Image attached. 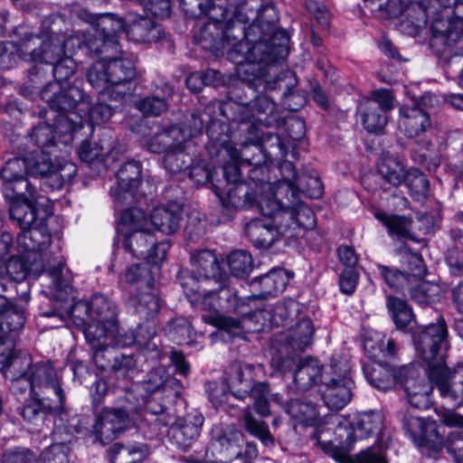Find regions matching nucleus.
<instances>
[{"instance_id": "obj_1", "label": "nucleus", "mask_w": 463, "mask_h": 463, "mask_svg": "<svg viewBox=\"0 0 463 463\" xmlns=\"http://www.w3.org/2000/svg\"><path fill=\"white\" fill-rule=\"evenodd\" d=\"M408 15L404 31L420 33L429 22L433 51L439 55L458 53L453 48L463 38V0H424L411 7Z\"/></svg>"}, {"instance_id": "obj_2", "label": "nucleus", "mask_w": 463, "mask_h": 463, "mask_svg": "<svg viewBox=\"0 0 463 463\" xmlns=\"http://www.w3.org/2000/svg\"><path fill=\"white\" fill-rule=\"evenodd\" d=\"M413 342L420 356L428 364L430 379L440 396L453 405L463 403V363L454 368L445 364L449 348L447 327L442 318L413 334Z\"/></svg>"}, {"instance_id": "obj_3", "label": "nucleus", "mask_w": 463, "mask_h": 463, "mask_svg": "<svg viewBox=\"0 0 463 463\" xmlns=\"http://www.w3.org/2000/svg\"><path fill=\"white\" fill-rule=\"evenodd\" d=\"M25 174L26 162L18 157L9 159L0 172L4 194L11 200L10 216L21 228L31 227L36 221L45 222L52 214L48 200L34 197V187Z\"/></svg>"}, {"instance_id": "obj_4", "label": "nucleus", "mask_w": 463, "mask_h": 463, "mask_svg": "<svg viewBox=\"0 0 463 463\" xmlns=\"http://www.w3.org/2000/svg\"><path fill=\"white\" fill-rule=\"evenodd\" d=\"M62 23L63 20L59 15L43 20L40 36L27 33L24 26L19 27L17 33L26 35V41L22 43L24 60L52 64L63 56L71 55L77 48L84 44L80 35L66 37L63 33H59L58 30Z\"/></svg>"}, {"instance_id": "obj_5", "label": "nucleus", "mask_w": 463, "mask_h": 463, "mask_svg": "<svg viewBox=\"0 0 463 463\" xmlns=\"http://www.w3.org/2000/svg\"><path fill=\"white\" fill-rule=\"evenodd\" d=\"M320 383L323 384L322 400L331 411L329 415L320 417V434L332 428L329 416L337 414L353 399L354 382L352 377V365L347 354L336 353L320 366Z\"/></svg>"}, {"instance_id": "obj_6", "label": "nucleus", "mask_w": 463, "mask_h": 463, "mask_svg": "<svg viewBox=\"0 0 463 463\" xmlns=\"http://www.w3.org/2000/svg\"><path fill=\"white\" fill-rule=\"evenodd\" d=\"M17 372L8 370L6 378L11 381V390L15 394L29 391L30 394L53 401L57 399L56 409L64 405L65 396L61 386L60 376L49 362L33 364L30 356L24 355L14 364Z\"/></svg>"}, {"instance_id": "obj_7", "label": "nucleus", "mask_w": 463, "mask_h": 463, "mask_svg": "<svg viewBox=\"0 0 463 463\" xmlns=\"http://www.w3.org/2000/svg\"><path fill=\"white\" fill-rule=\"evenodd\" d=\"M51 88H57V85L44 90L42 99L48 102L51 108L68 112L61 114L57 120V128L61 133L64 143L71 140L72 132L83 128L84 120H89L92 125L99 124L112 116V109L107 104L99 103L91 107L90 100L79 88H71L67 92L71 99L63 102L58 100L59 97L52 98L50 95Z\"/></svg>"}, {"instance_id": "obj_8", "label": "nucleus", "mask_w": 463, "mask_h": 463, "mask_svg": "<svg viewBox=\"0 0 463 463\" xmlns=\"http://www.w3.org/2000/svg\"><path fill=\"white\" fill-rule=\"evenodd\" d=\"M17 236V252L3 264L4 279L14 281L25 279L27 273H41L43 270L40 251L50 244V235L46 232L44 222L36 221L31 227L22 228Z\"/></svg>"}, {"instance_id": "obj_9", "label": "nucleus", "mask_w": 463, "mask_h": 463, "mask_svg": "<svg viewBox=\"0 0 463 463\" xmlns=\"http://www.w3.org/2000/svg\"><path fill=\"white\" fill-rule=\"evenodd\" d=\"M92 322L89 323L84 334L87 341L96 349L94 359L99 362L101 351L109 346L128 345L121 342L117 324V311L113 304L102 295H95L87 306Z\"/></svg>"}, {"instance_id": "obj_10", "label": "nucleus", "mask_w": 463, "mask_h": 463, "mask_svg": "<svg viewBox=\"0 0 463 463\" xmlns=\"http://www.w3.org/2000/svg\"><path fill=\"white\" fill-rule=\"evenodd\" d=\"M133 61L127 58L102 59L88 71L90 85L101 94L117 99L130 91L129 80L134 77Z\"/></svg>"}, {"instance_id": "obj_11", "label": "nucleus", "mask_w": 463, "mask_h": 463, "mask_svg": "<svg viewBox=\"0 0 463 463\" xmlns=\"http://www.w3.org/2000/svg\"><path fill=\"white\" fill-rule=\"evenodd\" d=\"M288 36L285 31H278L269 43L260 41L250 44L247 40L240 42L231 53L240 64L239 71H249L246 67H251L254 63L272 64L288 55Z\"/></svg>"}, {"instance_id": "obj_12", "label": "nucleus", "mask_w": 463, "mask_h": 463, "mask_svg": "<svg viewBox=\"0 0 463 463\" xmlns=\"http://www.w3.org/2000/svg\"><path fill=\"white\" fill-rule=\"evenodd\" d=\"M117 408H104L96 416L93 434L97 441L105 445L115 439L126 430L132 418V411H137L144 401L135 398V402L124 399V393L118 391Z\"/></svg>"}, {"instance_id": "obj_13", "label": "nucleus", "mask_w": 463, "mask_h": 463, "mask_svg": "<svg viewBox=\"0 0 463 463\" xmlns=\"http://www.w3.org/2000/svg\"><path fill=\"white\" fill-rule=\"evenodd\" d=\"M338 424L335 438L329 441H320V449L338 463H387L380 448L371 447L351 456L355 439L350 430L341 427L342 418H334Z\"/></svg>"}, {"instance_id": "obj_14", "label": "nucleus", "mask_w": 463, "mask_h": 463, "mask_svg": "<svg viewBox=\"0 0 463 463\" xmlns=\"http://www.w3.org/2000/svg\"><path fill=\"white\" fill-rule=\"evenodd\" d=\"M144 212L139 208L125 210L121 215L118 230L125 234V248L137 258H146L155 239L147 227Z\"/></svg>"}, {"instance_id": "obj_15", "label": "nucleus", "mask_w": 463, "mask_h": 463, "mask_svg": "<svg viewBox=\"0 0 463 463\" xmlns=\"http://www.w3.org/2000/svg\"><path fill=\"white\" fill-rule=\"evenodd\" d=\"M244 300L239 298L236 291L230 287H222L218 291L209 290L202 300L203 309L214 310L211 315H204L203 319L205 323L211 324L220 329L232 330L241 327V322L230 317L223 316L217 312L218 308L239 310Z\"/></svg>"}, {"instance_id": "obj_16", "label": "nucleus", "mask_w": 463, "mask_h": 463, "mask_svg": "<svg viewBox=\"0 0 463 463\" xmlns=\"http://www.w3.org/2000/svg\"><path fill=\"white\" fill-rule=\"evenodd\" d=\"M27 174L33 176H46L45 184L52 189H60L70 182L77 173L76 165L70 161H62L55 165L52 164L48 154L36 152L32 157L24 159Z\"/></svg>"}, {"instance_id": "obj_17", "label": "nucleus", "mask_w": 463, "mask_h": 463, "mask_svg": "<svg viewBox=\"0 0 463 463\" xmlns=\"http://www.w3.org/2000/svg\"><path fill=\"white\" fill-rule=\"evenodd\" d=\"M273 200L265 199L260 202V210L263 217L250 221L246 224L245 232L254 246L258 248L270 247L280 236L285 235L280 229L279 222L274 221L276 209L270 203Z\"/></svg>"}, {"instance_id": "obj_18", "label": "nucleus", "mask_w": 463, "mask_h": 463, "mask_svg": "<svg viewBox=\"0 0 463 463\" xmlns=\"http://www.w3.org/2000/svg\"><path fill=\"white\" fill-rule=\"evenodd\" d=\"M421 369L414 364L403 366L400 374L403 375L401 384L406 393L409 403L418 409H427L431 403V394L433 386L436 383L430 379L425 378V373L420 375Z\"/></svg>"}, {"instance_id": "obj_19", "label": "nucleus", "mask_w": 463, "mask_h": 463, "mask_svg": "<svg viewBox=\"0 0 463 463\" xmlns=\"http://www.w3.org/2000/svg\"><path fill=\"white\" fill-rule=\"evenodd\" d=\"M381 175L391 184L398 186L405 183L409 189L426 191L428 181L419 170H406L404 165L394 157H386L379 164Z\"/></svg>"}, {"instance_id": "obj_20", "label": "nucleus", "mask_w": 463, "mask_h": 463, "mask_svg": "<svg viewBox=\"0 0 463 463\" xmlns=\"http://www.w3.org/2000/svg\"><path fill=\"white\" fill-rule=\"evenodd\" d=\"M266 203L267 206L270 203L272 208L276 209L274 221L279 222L280 229L284 231L285 235L292 237L296 235L295 231L298 228L310 229L315 225V213L307 204L299 203L294 208H282L276 200Z\"/></svg>"}, {"instance_id": "obj_21", "label": "nucleus", "mask_w": 463, "mask_h": 463, "mask_svg": "<svg viewBox=\"0 0 463 463\" xmlns=\"http://www.w3.org/2000/svg\"><path fill=\"white\" fill-rule=\"evenodd\" d=\"M229 387L232 394L244 400L248 396L254 399V410L257 413L267 416L269 414V407L267 400L269 387L265 383L251 384L250 380L243 378L242 371L240 367H235L234 375L229 378Z\"/></svg>"}, {"instance_id": "obj_22", "label": "nucleus", "mask_w": 463, "mask_h": 463, "mask_svg": "<svg viewBox=\"0 0 463 463\" xmlns=\"http://www.w3.org/2000/svg\"><path fill=\"white\" fill-rule=\"evenodd\" d=\"M195 129L189 133L176 126L164 128L146 139L143 146L152 153H165L166 155L170 150L180 147V146L187 142L189 137L200 133L202 123L195 122Z\"/></svg>"}, {"instance_id": "obj_23", "label": "nucleus", "mask_w": 463, "mask_h": 463, "mask_svg": "<svg viewBox=\"0 0 463 463\" xmlns=\"http://www.w3.org/2000/svg\"><path fill=\"white\" fill-rule=\"evenodd\" d=\"M335 416L342 418L341 427L347 428L348 430H350L355 440L367 439L372 435L379 433L380 430H382L383 417L381 413L376 411H364L357 413L354 426L343 415L331 414L329 416V420L332 428H327V430L334 431V439L335 438V432L338 428L337 421L335 419H333Z\"/></svg>"}, {"instance_id": "obj_24", "label": "nucleus", "mask_w": 463, "mask_h": 463, "mask_svg": "<svg viewBox=\"0 0 463 463\" xmlns=\"http://www.w3.org/2000/svg\"><path fill=\"white\" fill-rule=\"evenodd\" d=\"M96 33L99 34V38L91 39L89 34H83L82 39L84 45L95 53L103 52L106 51L108 43L112 42L115 35L122 33L126 30V25L123 20L114 14H107L101 15L97 23V26L94 29Z\"/></svg>"}, {"instance_id": "obj_25", "label": "nucleus", "mask_w": 463, "mask_h": 463, "mask_svg": "<svg viewBox=\"0 0 463 463\" xmlns=\"http://www.w3.org/2000/svg\"><path fill=\"white\" fill-rule=\"evenodd\" d=\"M29 302L30 295L27 293L13 302L0 295V332H19L23 328Z\"/></svg>"}, {"instance_id": "obj_26", "label": "nucleus", "mask_w": 463, "mask_h": 463, "mask_svg": "<svg viewBox=\"0 0 463 463\" xmlns=\"http://www.w3.org/2000/svg\"><path fill=\"white\" fill-rule=\"evenodd\" d=\"M403 430L418 447L426 446L439 439L436 422L424 420L412 411H407L402 418Z\"/></svg>"}, {"instance_id": "obj_27", "label": "nucleus", "mask_w": 463, "mask_h": 463, "mask_svg": "<svg viewBox=\"0 0 463 463\" xmlns=\"http://www.w3.org/2000/svg\"><path fill=\"white\" fill-rule=\"evenodd\" d=\"M401 368H392L383 362L367 363L363 370L367 382L382 392H387L402 383L403 375L400 374Z\"/></svg>"}, {"instance_id": "obj_28", "label": "nucleus", "mask_w": 463, "mask_h": 463, "mask_svg": "<svg viewBox=\"0 0 463 463\" xmlns=\"http://www.w3.org/2000/svg\"><path fill=\"white\" fill-rule=\"evenodd\" d=\"M117 186L111 191L115 200L121 203L132 200L141 182L139 163L130 161L123 165L117 174Z\"/></svg>"}, {"instance_id": "obj_29", "label": "nucleus", "mask_w": 463, "mask_h": 463, "mask_svg": "<svg viewBox=\"0 0 463 463\" xmlns=\"http://www.w3.org/2000/svg\"><path fill=\"white\" fill-rule=\"evenodd\" d=\"M399 128L409 137H414L425 132L430 126V115L420 109L415 102L406 104L399 109Z\"/></svg>"}, {"instance_id": "obj_30", "label": "nucleus", "mask_w": 463, "mask_h": 463, "mask_svg": "<svg viewBox=\"0 0 463 463\" xmlns=\"http://www.w3.org/2000/svg\"><path fill=\"white\" fill-rule=\"evenodd\" d=\"M195 421L191 422L186 420H175L172 416H161L158 420L165 426H170V434L175 440L176 444L184 449L189 448L198 436L200 427L203 425V419L200 416L194 417Z\"/></svg>"}, {"instance_id": "obj_31", "label": "nucleus", "mask_w": 463, "mask_h": 463, "mask_svg": "<svg viewBox=\"0 0 463 463\" xmlns=\"http://www.w3.org/2000/svg\"><path fill=\"white\" fill-rule=\"evenodd\" d=\"M248 152V146L244 147L241 153L232 145L226 144L222 146L220 154L222 156L226 155L231 160L230 163L223 165V176L228 183L236 184L240 181V164L258 165L261 162L260 158L256 159L255 156L251 158L247 157Z\"/></svg>"}, {"instance_id": "obj_32", "label": "nucleus", "mask_w": 463, "mask_h": 463, "mask_svg": "<svg viewBox=\"0 0 463 463\" xmlns=\"http://www.w3.org/2000/svg\"><path fill=\"white\" fill-rule=\"evenodd\" d=\"M181 213L182 208L176 203L156 207L150 213L149 224L163 233H172L179 226Z\"/></svg>"}, {"instance_id": "obj_33", "label": "nucleus", "mask_w": 463, "mask_h": 463, "mask_svg": "<svg viewBox=\"0 0 463 463\" xmlns=\"http://www.w3.org/2000/svg\"><path fill=\"white\" fill-rule=\"evenodd\" d=\"M166 376L167 370L165 367H156L147 373L143 382L133 383L130 388L120 390V392L124 393L125 400L131 401L132 396H141V394L147 396L160 390L164 391Z\"/></svg>"}, {"instance_id": "obj_34", "label": "nucleus", "mask_w": 463, "mask_h": 463, "mask_svg": "<svg viewBox=\"0 0 463 463\" xmlns=\"http://www.w3.org/2000/svg\"><path fill=\"white\" fill-rule=\"evenodd\" d=\"M288 281V278L285 270L282 269H273L265 275L255 278L252 282V287H259L260 293L259 296H250L248 298H268L276 296L279 292H282Z\"/></svg>"}, {"instance_id": "obj_35", "label": "nucleus", "mask_w": 463, "mask_h": 463, "mask_svg": "<svg viewBox=\"0 0 463 463\" xmlns=\"http://www.w3.org/2000/svg\"><path fill=\"white\" fill-rule=\"evenodd\" d=\"M440 420L448 427L458 429L449 435L451 442L448 446V452L457 463H463V416L446 411L440 414Z\"/></svg>"}, {"instance_id": "obj_36", "label": "nucleus", "mask_w": 463, "mask_h": 463, "mask_svg": "<svg viewBox=\"0 0 463 463\" xmlns=\"http://www.w3.org/2000/svg\"><path fill=\"white\" fill-rule=\"evenodd\" d=\"M30 396L33 401L23 407L21 415L26 421L33 425L38 426L43 422L46 412L55 413L63 411V406L59 409L55 408L57 406V399L48 401L47 399H43L41 396L33 394H30Z\"/></svg>"}, {"instance_id": "obj_37", "label": "nucleus", "mask_w": 463, "mask_h": 463, "mask_svg": "<svg viewBox=\"0 0 463 463\" xmlns=\"http://www.w3.org/2000/svg\"><path fill=\"white\" fill-rule=\"evenodd\" d=\"M364 349L367 357L372 360L370 363L383 362V360L393 354L394 342L391 339L384 344V335L377 331H369L364 338Z\"/></svg>"}, {"instance_id": "obj_38", "label": "nucleus", "mask_w": 463, "mask_h": 463, "mask_svg": "<svg viewBox=\"0 0 463 463\" xmlns=\"http://www.w3.org/2000/svg\"><path fill=\"white\" fill-rule=\"evenodd\" d=\"M53 65V76L56 80L55 82H52L47 84L42 91L48 89L50 86L57 85V88H51L50 89V95L52 98H58V100L61 102H63L64 100H70V97L67 95L68 90L72 87H69L66 90L57 93L59 90L61 89V81L68 80L75 71V63L74 61L71 58V55L63 56L60 60L56 61V62L52 63ZM43 92H41L42 94Z\"/></svg>"}, {"instance_id": "obj_39", "label": "nucleus", "mask_w": 463, "mask_h": 463, "mask_svg": "<svg viewBox=\"0 0 463 463\" xmlns=\"http://www.w3.org/2000/svg\"><path fill=\"white\" fill-rule=\"evenodd\" d=\"M192 263L194 272L203 278V283H209L210 279L219 276L220 266L214 253L208 250L198 251L192 255Z\"/></svg>"}, {"instance_id": "obj_40", "label": "nucleus", "mask_w": 463, "mask_h": 463, "mask_svg": "<svg viewBox=\"0 0 463 463\" xmlns=\"http://www.w3.org/2000/svg\"><path fill=\"white\" fill-rule=\"evenodd\" d=\"M128 33L136 42H156L163 36L160 25L146 17L133 22Z\"/></svg>"}, {"instance_id": "obj_41", "label": "nucleus", "mask_w": 463, "mask_h": 463, "mask_svg": "<svg viewBox=\"0 0 463 463\" xmlns=\"http://www.w3.org/2000/svg\"><path fill=\"white\" fill-rule=\"evenodd\" d=\"M362 123L369 132L380 133L387 123L385 113L376 109L373 101H363L358 107Z\"/></svg>"}, {"instance_id": "obj_42", "label": "nucleus", "mask_w": 463, "mask_h": 463, "mask_svg": "<svg viewBox=\"0 0 463 463\" xmlns=\"http://www.w3.org/2000/svg\"><path fill=\"white\" fill-rule=\"evenodd\" d=\"M17 332H9L7 330L0 332V371H5V375L8 370L17 372L19 367H14V361L23 357H16L14 354L15 335Z\"/></svg>"}, {"instance_id": "obj_43", "label": "nucleus", "mask_w": 463, "mask_h": 463, "mask_svg": "<svg viewBox=\"0 0 463 463\" xmlns=\"http://www.w3.org/2000/svg\"><path fill=\"white\" fill-rule=\"evenodd\" d=\"M373 216L387 228L390 235L399 238L410 237L411 219L402 215H390L379 210L373 212Z\"/></svg>"}, {"instance_id": "obj_44", "label": "nucleus", "mask_w": 463, "mask_h": 463, "mask_svg": "<svg viewBox=\"0 0 463 463\" xmlns=\"http://www.w3.org/2000/svg\"><path fill=\"white\" fill-rule=\"evenodd\" d=\"M165 330L169 338L178 345H191L197 337L190 321L184 317H178L171 321Z\"/></svg>"}, {"instance_id": "obj_45", "label": "nucleus", "mask_w": 463, "mask_h": 463, "mask_svg": "<svg viewBox=\"0 0 463 463\" xmlns=\"http://www.w3.org/2000/svg\"><path fill=\"white\" fill-rule=\"evenodd\" d=\"M146 454L145 446H124L117 443L109 449L111 463H137L143 460Z\"/></svg>"}, {"instance_id": "obj_46", "label": "nucleus", "mask_w": 463, "mask_h": 463, "mask_svg": "<svg viewBox=\"0 0 463 463\" xmlns=\"http://www.w3.org/2000/svg\"><path fill=\"white\" fill-rule=\"evenodd\" d=\"M131 305L135 311L144 318L155 317L160 309V300L158 297L151 291L139 292L131 298Z\"/></svg>"}, {"instance_id": "obj_47", "label": "nucleus", "mask_w": 463, "mask_h": 463, "mask_svg": "<svg viewBox=\"0 0 463 463\" xmlns=\"http://www.w3.org/2000/svg\"><path fill=\"white\" fill-rule=\"evenodd\" d=\"M386 307L398 328H405L412 321V310L403 299L389 296Z\"/></svg>"}, {"instance_id": "obj_48", "label": "nucleus", "mask_w": 463, "mask_h": 463, "mask_svg": "<svg viewBox=\"0 0 463 463\" xmlns=\"http://www.w3.org/2000/svg\"><path fill=\"white\" fill-rule=\"evenodd\" d=\"M181 286L193 305L202 306V300L207 294L203 278L198 275L184 274L180 278Z\"/></svg>"}, {"instance_id": "obj_49", "label": "nucleus", "mask_w": 463, "mask_h": 463, "mask_svg": "<svg viewBox=\"0 0 463 463\" xmlns=\"http://www.w3.org/2000/svg\"><path fill=\"white\" fill-rule=\"evenodd\" d=\"M187 142L165 155L163 158L165 168L173 173L187 169L192 164V157L185 152Z\"/></svg>"}, {"instance_id": "obj_50", "label": "nucleus", "mask_w": 463, "mask_h": 463, "mask_svg": "<svg viewBox=\"0 0 463 463\" xmlns=\"http://www.w3.org/2000/svg\"><path fill=\"white\" fill-rule=\"evenodd\" d=\"M227 263L232 274L242 278L252 269V258L246 250H234L227 258Z\"/></svg>"}, {"instance_id": "obj_51", "label": "nucleus", "mask_w": 463, "mask_h": 463, "mask_svg": "<svg viewBox=\"0 0 463 463\" xmlns=\"http://www.w3.org/2000/svg\"><path fill=\"white\" fill-rule=\"evenodd\" d=\"M377 270L385 284L395 290H404L409 288L411 283V278L401 272L396 268L377 264Z\"/></svg>"}, {"instance_id": "obj_52", "label": "nucleus", "mask_w": 463, "mask_h": 463, "mask_svg": "<svg viewBox=\"0 0 463 463\" xmlns=\"http://www.w3.org/2000/svg\"><path fill=\"white\" fill-rule=\"evenodd\" d=\"M439 294V286L429 281H419L415 287L410 288L411 298L420 306L434 302Z\"/></svg>"}, {"instance_id": "obj_53", "label": "nucleus", "mask_w": 463, "mask_h": 463, "mask_svg": "<svg viewBox=\"0 0 463 463\" xmlns=\"http://www.w3.org/2000/svg\"><path fill=\"white\" fill-rule=\"evenodd\" d=\"M314 335L312 323L308 319H302L290 334L289 345L297 349L303 350L310 344Z\"/></svg>"}, {"instance_id": "obj_54", "label": "nucleus", "mask_w": 463, "mask_h": 463, "mask_svg": "<svg viewBox=\"0 0 463 463\" xmlns=\"http://www.w3.org/2000/svg\"><path fill=\"white\" fill-rule=\"evenodd\" d=\"M24 41H26V35L21 40L18 47L13 42L0 43V69L6 70L11 68L18 58L24 60L22 43Z\"/></svg>"}, {"instance_id": "obj_55", "label": "nucleus", "mask_w": 463, "mask_h": 463, "mask_svg": "<svg viewBox=\"0 0 463 463\" xmlns=\"http://www.w3.org/2000/svg\"><path fill=\"white\" fill-rule=\"evenodd\" d=\"M246 430L253 436L260 439L265 445H272L273 438L270 435L268 425L262 420H257L247 411L244 415Z\"/></svg>"}, {"instance_id": "obj_56", "label": "nucleus", "mask_w": 463, "mask_h": 463, "mask_svg": "<svg viewBox=\"0 0 463 463\" xmlns=\"http://www.w3.org/2000/svg\"><path fill=\"white\" fill-rule=\"evenodd\" d=\"M125 279L129 284L140 283L150 288L154 281L153 271L148 270L146 264H136L128 269Z\"/></svg>"}, {"instance_id": "obj_57", "label": "nucleus", "mask_w": 463, "mask_h": 463, "mask_svg": "<svg viewBox=\"0 0 463 463\" xmlns=\"http://www.w3.org/2000/svg\"><path fill=\"white\" fill-rule=\"evenodd\" d=\"M424 0L413 2L412 0H389L388 8L390 13L394 15H401L399 29L402 33L415 36L418 33H410L402 29V24L405 20L409 19V9L416 5H421Z\"/></svg>"}, {"instance_id": "obj_58", "label": "nucleus", "mask_w": 463, "mask_h": 463, "mask_svg": "<svg viewBox=\"0 0 463 463\" xmlns=\"http://www.w3.org/2000/svg\"><path fill=\"white\" fill-rule=\"evenodd\" d=\"M39 463H69L67 446L64 442L51 445L42 453Z\"/></svg>"}, {"instance_id": "obj_59", "label": "nucleus", "mask_w": 463, "mask_h": 463, "mask_svg": "<svg viewBox=\"0 0 463 463\" xmlns=\"http://www.w3.org/2000/svg\"><path fill=\"white\" fill-rule=\"evenodd\" d=\"M220 73L214 70H208L204 73L194 72L186 79V85L194 92L199 91L203 85L214 84Z\"/></svg>"}, {"instance_id": "obj_60", "label": "nucleus", "mask_w": 463, "mask_h": 463, "mask_svg": "<svg viewBox=\"0 0 463 463\" xmlns=\"http://www.w3.org/2000/svg\"><path fill=\"white\" fill-rule=\"evenodd\" d=\"M137 108L147 116L160 115L167 109L166 101L155 96L146 97L137 103Z\"/></svg>"}, {"instance_id": "obj_61", "label": "nucleus", "mask_w": 463, "mask_h": 463, "mask_svg": "<svg viewBox=\"0 0 463 463\" xmlns=\"http://www.w3.org/2000/svg\"><path fill=\"white\" fill-rule=\"evenodd\" d=\"M53 128L51 125L41 123L33 129L30 135L31 140L40 147H48L54 145Z\"/></svg>"}, {"instance_id": "obj_62", "label": "nucleus", "mask_w": 463, "mask_h": 463, "mask_svg": "<svg viewBox=\"0 0 463 463\" xmlns=\"http://www.w3.org/2000/svg\"><path fill=\"white\" fill-rule=\"evenodd\" d=\"M35 460V454L25 448L10 449L2 455V463H34Z\"/></svg>"}, {"instance_id": "obj_63", "label": "nucleus", "mask_w": 463, "mask_h": 463, "mask_svg": "<svg viewBox=\"0 0 463 463\" xmlns=\"http://www.w3.org/2000/svg\"><path fill=\"white\" fill-rule=\"evenodd\" d=\"M170 245L167 241H164L159 243H156L154 241V245L149 247V251L145 259H146L147 262L151 263L155 268H158L165 260Z\"/></svg>"}, {"instance_id": "obj_64", "label": "nucleus", "mask_w": 463, "mask_h": 463, "mask_svg": "<svg viewBox=\"0 0 463 463\" xmlns=\"http://www.w3.org/2000/svg\"><path fill=\"white\" fill-rule=\"evenodd\" d=\"M147 12L158 18L168 17L171 11L170 0H141Z\"/></svg>"}]
</instances>
